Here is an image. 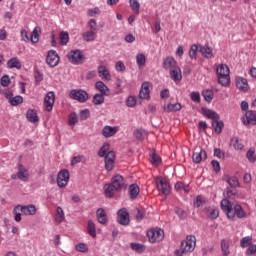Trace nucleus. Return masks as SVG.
Masks as SVG:
<instances>
[{
    "label": "nucleus",
    "instance_id": "obj_1",
    "mask_svg": "<svg viewBox=\"0 0 256 256\" xmlns=\"http://www.w3.org/2000/svg\"><path fill=\"white\" fill-rule=\"evenodd\" d=\"M109 143H105L99 150V157H105V169L107 171H113L115 167V152L109 151Z\"/></svg>",
    "mask_w": 256,
    "mask_h": 256
},
{
    "label": "nucleus",
    "instance_id": "obj_2",
    "mask_svg": "<svg viewBox=\"0 0 256 256\" xmlns=\"http://www.w3.org/2000/svg\"><path fill=\"white\" fill-rule=\"evenodd\" d=\"M13 213H14V221H16V223H21V213L23 215H36L37 213V207H35V205L33 204H29V205H17L14 209H13Z\"/></svg>",
    "mask_w": 256,
    "mask_h": 256
},
{
    "label": "nucleus",
    "instance_id": "obj_3",
    "mask_svg": "<svg viewBox=\"0 0 256 256\" xmlns=\"http://www.w3.org/2000/svg\"><path fill=\"white\" fill-rule=\"evenodd\" d=\"M231 71L229 66L226 64H219L216 68V75L218 77V83L222 87H229L231 84V76L229 75Z\"/></svg>",
    "mask_w": 256,
    "mask_h": 256
},
{
    "label": "nucleus",
    "instance_id": "obj_4",
    "mask_svg": "<svg viewBox=\"0 0 256 256\" xmlns=\"http://www.w3.org/2000/svg\"><path fill=\"white\" fill-rule=\"evenodd\" d=\"M197 245V238L193 235H188L186 240L181 242V246L178 250L175 251L176 256H183L184 253H191L195 251Z\"/></svg>",
    "mask_w": 256,
    "mask_h": 256
},
{
    "label": "nucleus",
    "instance_id": "obj_5",
    "mask_svg": "<svg viewBox=\"0 0 256 256\" xmlns=\"http://www.w3.org/2000/svg\"><path fill=\"white\" fill-rule=\"evenodd\" d=\"M147 237L150 243H159V241H163L165 239V232L160 228H153L148 230Z\"/></svg>",
    "mask_w": 256,
    "mask_h": 256
},
{
    "label": "nucleus",
    "instance_id": "obj_6",
    "mask_svg": "<svg viewBox=\"0 0 256 256\" xmlns=\"http://www.w3.org/2000/svg\"><path fill=\"white\" fill-rule=\"evenodd\" d=\"M69 179H71V173L67 169H62L57 174L56 183L58 187L65 188L69 185Z\"/></svg>",
    "mask_w": 256,
    "mask_h": 256
},
{
    "label": "nucleus",
    "instance_id": "obj_7",
    "mask_svg": "<svg viewBox=\"0 0 256 256\" xmlns=\"http://www.w3.org/2000/svg\"><path fill=\"white\" fill-rule=\"evenodd\" d=\"M70 99L78 101V103H85L89 99V94L87 91L82 89H74L70 91Z\"/></svg>",
    "mask_w": 256,
    "mask_h": 256
},
{
    "label": "nucleus",
    "instance_id": "obj_8",
    "mask_svg": "<svg viewBox=\"0 0 256 256\" xmlns=\"http://www.w3.org/2000/svg\"><path fill=\"white\" fill-rule=\"evenodd\" d=\"M155 181L156 187L160 193H162L165 196L171 193V185L169 184V181L161 177H157Z\"/></svg>",
    "mask_w": 256,
    "mask_h": 256
},
{
    "label": "nucleus",
    "instance_id": "obj_9",
    "mask_svg": "<svg viewBox=\"0 0 256 256\" xmlns=\"http://www.w3.org/2000/svg\"><path fill=\"white\" fill-rule=\"evenodd\" d=\"M11 179H20V181L27 182L29 181V170L20 164L17 173L12 174Z\"/></svg>",
    "mask_w": 256,
    "mask_h": 256
},
{
    "label": "nucleus",
    "instance_id": "obj_10",
    "mask_svg": "<svg viewBox=\"0 0 256 256\" xmlns=\"http://www.w3.org/2000/svg\"><path fill=\"white\" fill-rule=\"evenodd\" d=\"M68 61L73 65H79L83 61V54L80 50H72L68 53Z\"/></svg>",
    "mask_w": 256,
    "mask_h": 256
},
{
    "label": "nucleus",
    "instance_id": "obj_11",
    "mask_svg": "<svg viewBox=\"0 0 256 256\" xmlns=\"http://www.w3.org/2000/svg\"><path fill=\"white\" fill-rule=\"evenodd\" d=\"M46 63L49 65V67H57V65H59V54H57V51L50 50L48 52Z\"/></svg>",
    "mask_w": 256,
    "mask_h": 256
},
{
    "label": "nucleus",
    "instance_id": "obj_12",
    "mask_svg": "<svg viewBox=\"0 0 256 256\" xmlns=\"http://www.w3.org/2000/svg\"><path fill=\"white\" fill-rule=\"evenodd\" d=\"M44 104L46 111L51 112L53 111V106L55 105V92L50 91L46 94L44 98Z\"/></svg>",
    "mask_w": 256,
    "mask_h": 256
},
{
    "label": "nucleus",
    "instance_id": "obj_13",
    "mask_svg": "<svg viewBox=\"0 0 256 256\" xmlns=\"http://www.w3.org/2000/svg\"><path fill=\"white\" fill-rule=\"evenodd\" d=\"M243 125H256V111L248 110L242 117Z\"/></svg>",
    "mask_w": 256,
    "mask_h": 256
},
{
    "label": "nucleus",
    "instance_id": "obj_14",
    "mask_svg": "<svg viewBox=\"0 0 256 256\" xmlns=\"http://www.w3.org/2000/svg\"><path fill=\"white\" fill-rule=\"evenodd\" d=\"M221 209L223 211H226L228 219H233V217H235V212L233 211V205H231L228 199H223L221 201Z\"/></svg>",
    "mask_w": 256,
    "mask_h": 256
},
{
    "label": "nucleus",
    "instance_id": "obj_15",
    "mask_svg": "<svg viewBox=\"0 0 256 256\" xmlns=\"http://www.w3.org/2000/svg\"><path fill=\"white\" fill-rule=\"evenodd\" d=\"M119 133V127L117 126H104L102 129V135L106 139H110V137H115Z\"/></svg>",
    "mask_w": 256,
    "mask_h": 256
},
{
    "label": "nucleus",
    "instance_id": "obj_16",
    "mask_svg": "<svg viewBox=\"0 0 256 256\" xmlns=\"http://www.w3.org/2000/svg\"><path fill=\"white\" fill-rule=\"evenodd\" d=\"M118 223H120V225H127L129 223V212H127V209L122 208L120 210H118Z\"/></svg>",
    "mask_w": 256,
    "mask_h": 256
},
{
    "label": "nucleus",
    "instance_id": "obj_17",
    "mask_svg": "<svg viewBox=\"0 0 256 256\" xmlns=\"http://www.w3.org/2000/svg\"><path fill=\"white\" fill-rule=\"evenodd\" d=\"M98 75L103 81H111V72H109V68L105 65H100L98 67Z\"/></svg>",
    "mask_w": 256,
    "mask_h": 256
},
{
    "label": "nucleus",
    "instance_id": "obj_18",
    "mask_svg": "<svg viewBox=\"0 0 256 256\" xmlns=\"http://www.w3.org/2000/svg\"><path fill=\"white\" fill-rule=\"evenodd\" d=\"M110 184L114 186L115 189H119L121 191V189H123V185H125V180L123 179V176L117 174L112 177Z\"/></svg>",
    "mask_w": 256,
    "mask_h": 256
},
{
    "label": "nucleus",
    "instance_id": "obj_19",
    "mask_svg": "<svg viewBox=\"0 0 256 256\" xmlns=\"http://www.w3.org/2000/svg\"><path fill=\"white\" fill-rule=\"evenodd\" d=\"M149 87H151V84H149V82L142 83L141 90L139 93L140 99H149L151 95V90H149Z\"/></svg>",
    "mask_w": 256,
    "mask_h": 256
},
{
    "label": "nucleus",
    "instance_id": "obj_20",
    "mask_svg": "<svg viewBox=\"0 0 256 256\" xmlns=\"http://www.w3.org/2000/svg\"><path fill=\"white\" fill-rule=\"evenodd\" d=\"M103 189H104V195L108 199H112V197H115V193L120 191L119 189L115 188V186H112L111 184H105Z\"/></svg>",
    "mask_w": 256,
    "mask_h": 256
},
{
    "label": "nucleus",
    "instance_id": "obj_21",
    "mask_svg": "<svg viewBox=\"0 0 256 256\" xmlns=\"http://www.w3.org/2000/svg\"><path fill=\"white\" fill-rule=\"evenodd\" d=\"M192 159L195 163H201V161L207 159V152L203 149H199L193 153Z\"/></svg>",
    "mask_w": 256,
    "mask_h": 256
},
{
    "label": "nucleus",
    "instance_id": "obj_22",
    "mask_svg": "<svg viewBox=\"0 0 256 256\" xmlns=\"http://www.w3.org/2000/svg\"><path fill=\"white\" fill-rule=\"evenodd\" d=\"M170 77L172 81H181L183 79V74L181 73V68L176 66L170 70Z\"/></svg>",
    "mask_w": 256,
    "mask_h": 256
},
{
    "label": "nucleus",
    "instance_id": "obj_23",
    "mask_svg": "<svg viewBox=\"0 0 256 256\" xmlns=\"http://www.w3.org/2000/svg\"><path fill=\"white\" fill-rule=\"evenodd\" d=\"M199 52L205 59H213V50L209 46L199 45Z\"/></svg>",
    "mask_w": 256,
    "mask_h": 256
},
{
    "label": "nucleus",
    "instance_id": "obj_24",
    "mask_svg": "<svg viewBox=\"0 0 256 256\" xmlns=\"http://www.w3.org/2000/svg\"><path fill=\"white\" fill-rule=\"evenodd\" d=\"M236 87L240 91H247V88L249 87V83L247 82V79L243 77H237L236 78Z\"/></svg>",
    "mask_w": 256,
    "mask_h": 256
},
{
    "label": "nucleus",
    "instance_id": "obj_25",
    "mask_svg": "<svg viewBox=\"0 0 256 256\" xmlns=\"http://www.w3.org/2000/svg\"><path fill=\"white\" fill-rule=\"evenodd\" d=\"M163 67L165 69H175L177 67V61L173 57H167L163 61Z\"/></svg>",
    "mask_w": 256,
    "mask_h": 256
},
{
    "label": "nucleus",
    "instance_id": "obj_26",
    "mask_svg": "<svg viewBox=\"0 0 256 256\" xmlns=\"http://www.w3.org/2000/svg\"><path fill=\"white\" fill-rule=\"evenodd\" d=\"M96 217L101 225H105V223H107V212H105V209L99 208L96 212Z\"/></svg>",
    "mask_w": 256,
    "mask_h": 256
},
{
    "label": "nucleus",
    "instance_id": "obj_27",
    "mask_svg": "<svg viewBox=\"0 0 256 256\" xmlns=\"http://www.w3.org/2000/svg\"><path fill=\"white\" fill-rule=\"evenodd\" d=\"M97 91L101 93V95H109V87L103 83V81H98L95 84Z\"/></svg>",
    "mask_w": 256,
    "mask_h": 256
},
{
    "label": "nucleus",
    "instance_id": "obj_28",
    "mask_svg": "<svg viewBox=\"0 0 256 256\" xmlns=\"http://www.w3.org/2000/svg\"><path fill=\"white\" fill-rule=\"evenodd\" d=\"M8 69H21V61L19 58L14 57L7 62Z\"/></svg>",
    "mask_w": 256,
    "mask_h": 256
},
{
    "label": "nucleus",
    "instance_id": "obj_29",
    "mask_svg": "<svg viewBox=\"0 0 256 256\" xmlns=\"http://www.w3.org/2000/svg\"><path fill=\"white\" fill-rule=\"evenodd\" d=\"M41 35V27L36 26L32 31L30 41L31 43H39V37Z\"/></svg>",
    "mask_w": 256,
    "mask_h": 256
},
{
    "label": "nucleus",
    "instance_id": "obj_30",
    "mask_svg": "<svg viewBox=\"0 0 256 256\" xmlns=\"http://www.w3.org/2000/svg\"><path fill=\"white\" fill-rule=\"evenodd\" d=\"M26 117L30 123H38L39 122V116L37 115V111L35 110H28Z\"/></svg>",
    "mask_w": 256,
    "mask_h": 256
},
{
    "label": "nucleus",
    "instance_id": "obj_31",
    "mask_svg": "<svg viewBox=\"0 0 256 256\" xmlns=\"http://www.w3.org/2000/svg\"><path fill=\"white\" fill-rule=\"evenodd\" d=\"M87 233L88 235H91L93 239L97 237V228L95 227V222H93L92 220L88 221Z\"/></svg>",
    "mask_w": 256,
    "mask_h": 256
},
{
    "label": "nucleus",
    "instance_id": "obj_32",
    "mask_svg": "<svg viewBox=\"0 0 256 256\" xmlns=\"http://www.w3.org/2000/svg\"><path fill=\"white\" fill-rule=\"evenodd\" d=\"M212 127L215 133L219 135L222 133L223 127H225V124H223V121H219V119H217L212 121Z\"/></svg>",
    "mask_w": 256,
    "mask_h": 256
},
{
    "label": "nucleus",
    "instance_id": "obj_33",
    "mask_svg": "<svg viewBox=\"0 0 256 256\" xmlns=\"http://www.w3.org/2000/svg\"><path fill=\"white\" fill-rule=\"evenodd\" d=\"M55 221L56 223H63V221H65V212L60 206L56 209Z\"/></svg>",
    "mask_w": 256,
    "mask_h": 256
},
{
    "label": "nucleus",
    "instance_id": "obj_34",
    "mask_svg": "<svg viewBox=\"0 0 256 256\" xmlns=\"http://www.w3.org/2000/svg\"><path fill=\"white\" fill-rule=\"evenodd\" d=\"M221 245V251L223 256H229L231 254V251H229V241L222 239L220 241Z\"/></svg>",
    "mask_w": 256,
    "mask_h": 256
},
{
    "label": "nucleus",
    "instance_id": "obj_35",
    "mask_svg": "<svg viewBox=\"0 0 256 256\" xmlns=\"http://www.w3.org/2000/svg\"><path fill=\"white\" fill-rule=\"evenodd\" d=\"M139 186L137 184H132L129 186V195L130 199H137V196L139 195Z\"/></svg>",
    "mask_w": 256,
    "mask_h": 256
},
{
    "label": "nucleus",
    "instance_id": "obj_36",
    "mask_svg": "<svg viewBox=\"0 0 256 256\" xmlns=\"http://www.w3.org/2000/svg\"><path fill=\"white\" fill-rule=\"evenodd\" d=\"M136 63L139 67V69H142V67H145V64L147 63V57L143 53H139L136 55Z\"/></svg>",
    "mask_w": 256,
    "mask_h": 256
},
{
    "label": "nucleus",
    "instance_id": "obj_37",
    "mask_svg": "<svg viewBox=\"0 0 256 256\" xmlns=\"http://www.w3.org/2000/svg\"><path fill=\"white\" fill-rule=\"evenodd\" d=\"M202 111L205 117H207L208 119H212V121L219 119V114H217V112L215 111H212L210 109H202Z\"/></svg>",
    "mask_w": 256,
    "mask_h": 256
},
{
    "label": "nucleus",
    "instance_id": "obj_38",
    "mask_svg": "<svg viewBox=\"0 0 256 256\" xmlns=\"http://www.w3.org/2000/svg\"><path fill=\"white\" fill-rule=\"evenodd\" d=\"M164 111H166L167 113H171L174 111H181V103L168 104L164 106Z\"/></svg>",
    "mask_w": 256,
    "mask_h": 256
},
{
    "label": "nucleus",
    "instance_id": "obj_39",
    "mask_svg": "<svg viewBox=\"0 0 256 256\" xmlns=\"http://www.w3.org/2000/svg\"><path fill=\"white\" fill-rule=\"evenodd\" d=\"M83 40L87 41V42H91V41H95L96 37H97V32H93L91 30L83 33L82 35Z\"/></svg>",
    "mask_w": 256,
    "mask_h": 256
},
{
    "label": "nucleus",
    "instance_id": "obj_40",
    "mask_svg": "<svg viewBox=\"0 0 256 256\" xmlns=\"http://www.w3.org/2000/svg\"><path fill=\"white\" fill-rule=\"evenodd\" d=\"M230 145L235 149V151H242L244 147L241 140H239L237 137L231 139Z\"/></svg>",
    "mask_w": 256,
    "mask_h": 256
},
{
    "label": "nucleus",
    "instance_id": "obj_41",
    "mask_svg": "<svg viewBox=\"0 0 256 256\" xmlns=\"http://www.w3.org/2000/svg\"><path fill=\"white\" fill-rule=\"evenodd\" d=\"M232 209L234 212V216L236 215L238 217V219H243V217H245V211L243 210L241 205L237 204Z\"/></svg>",
    "mask_w": 256,
    "mask_h": 256
},
{
    "label": "nucleus",
    "instance_id": "obj_42",
    "mask_svg": "<svg viewBox=\"0 0 256 256\" xmlns=\"http://www.w3.org/2000/svg\"><path fill=\"white\" fill-rule=\"evenodd\" d=\"M202 97L204 98V100L207 103H211V101H213V97H214L213 91L209 90V89L203 90Z\"/></svg>",
    "mask_w": 256,
    "mask_h": 256
},
{
    "label": "nucleus",
    "instance_id": "obj_43",
    "mask_svg": "<svg viewBox=\"0 0 256 256\" xmlns=\"http://www.w3.org/2000/svg\"><path fill=\"white\" fill-rule=\"evenodd\" d=\"M134 137L138 139V141H143L145 137H147V131L144 129H137L134 131Z\"/></svg>",
    "mask_w": 256,
    "mask_h": 256
},
{
    "label": "nucleus",
    "instance_id": "obj_44",
    "mask_svg": "<svg viewBox=\"0 0 256 256\" xmlns=\"http://www.w3.org/2000/svg\"><path fill=\"white\" fill-rule=\"evenodd\" d=\"M250 245H253V237L246 236L241 239L240 246L245 249V247H249Z\"/></svg>",
    "mask_w": 256,
    "mask_h": 256
},
{
    "label": "nucleus",
    "instance_id": "obj_45",
    "mask_svg": "<svg viewBox=\"0 0 256 256\" xmlns=\"http://www.w3.org/2000/svg\"><path fill=\"white\" fill-rule=\"evenodd\" d=\"M129 3L132 11H134L136 15H139V9H141V4H139V1L129 0Z\"/></svg>",
    "mask_w": 256,
    "mask_h": 256
},
{
    "label": "nucleus",
    "instance_id": "obj_46",
    "mask_svg": "<svg viewBox=\"0 0 256 256\" xmlns=\"http://www.w3.org/2000/svg\"><path fill=\"white\" fill-rule=\"evenodd\" d=\"M59 39L61 45H67V43H69V32H60Z\"/></svg>",
    "mask_w": 256,
    "mask_h": 256
},
{
    "label": "nucleus",
    "instance_id": "obj_47",
    "mask_svg": "<svg viewBox=\"0 0 256 256\" xmlns=\"http://www.w3.org/2000/svg\"><path fill=\"white\" fill-rule=\"evenodd\" d=\"M207 213L210 219H217L219 217V209L217 208H207Z\"/></svg>",
    "mask_w": 256,
    "mask_h": 256
},
{
    "label": "nucleus",
    "instance_id": "obj_48",
    "mask_svg": "<svg viewBox=\"0 0 256 256\" xmlns=\"http://www.w3.org/2000/svg\"><path fill=\"white\" fill-rule=\"evenodd\" d=\"M94 105H103L105 103V97L103 94H95L93 97Z\"/></svg>",
    "mask_w": 256,
    "mask_h": 256
},
{
    "label": "nucleus",
    "instance_id": "obj_49",
    "mask_svg": "<svg viewBox=\"0 0 256 256\" xmlns=\"http://www.w3.org/2000/svg\"><path fill=\"white\" fill-rule=\"evenodd\" d=\"M199 51V45L194 44L191 46L189 51V57L190 59H197V52Z\"/></svg>",
    "mask_w": 256,
    "mask_h": 256
},
{
    "label": "nucleus",
    "instance_id": "obj_50",
    "mask_svg": "<svg viewBox=\"0 0 256 256\" xmlns=\"http://www.w3.org/2000/svg\"><path fill=\"white\" fill-rule=\"evenodd\" d=\"M10 105H12L13 107H17V105H21V103H23V97L21 96H15L9 100Z\"/></svg>",
    "mask_w": 256,
    "mask_h": 256
},
{
    "label": "nucleus",
    "instance_id": "obj_51",
    "mask_svg": "<svg viewBox=\"0 0 256 256\" xmlns=\"http://www.w3.org/2000/svg\"><path fill=\"white\" fill-rule=\"evenodd\" d=\"M77 123H79V118L77 117V113H71L68 116V125H77Z\"/></svg>",
    "mask_w": 256,
    "mask_h": 256
},
{
    "label": "nucleus",
    "instance_id": "obj_52",
    "mask_svg": "<svg viewBox=\"0 0 256 256\" xmlns=\"http://www.w3.org/2000/svg\"><path fill=\"white\" fill-rule=\"evenodd\" d=\"M246 157H247L248 161H250V163H255V161H256L255 149L250 148L246 153Z\"/></svg>",
    "mask_w": 256,
    "mask_h": 256
},
{
    "label": "nucleus",
    "instance_id": "obj_53",
    "mask_svg": "<svg viewBox=\"0 0 256 256\" xmlns=\"http://www.w3.org/2000/svg\"><path fill=\"white\" fill-rule=\"evenodd\" d=\"M76 251H78V253H87V251H89V247H87V244L85 243H79L75 246Z\"/></svg>",
    "mask_w": 256,
    "mask_h": 256
},
{
    "label": "nucleus",
    "instance_id": "obj_54",
    "mask_svg": "<svg viewBox=\"0 0 256 256\" xmlns=\"http://www.w3.org/2000/svg\"><path fill=\"white\" fill-rule=\"evenodd\" d=\"M227 183L232 187V189H235V187H239V180L237 177H229L227 180Z\"/></svg>",
    "mask_w": 256,
    "mask_h": 256
},
{
    "label": "nucleus",
    "instance_id": "obj_55",
    "mask_svg": "<svg viewBox=\"0 0 256 256\" xmlns=\"http://www.w3.org/2000/svg\"><path fill=\"white\" fill-rule=\"evenodd\" d=\"M131 249H133V251H137L138 253H143L145 251V246L139 243H132Z\"/></svg>",
    "mask_w": 256,
    "mask_h": 256
},
{
    "label": "nucleus",
    "instance_id": "obj_56",
    "mask_svg": "<svg viewBox=\"0 0 256 256\" xmlns=\"http://www.w3.org/2000/svg\"><path fill=\"white\" fill-rule=\"evenodd\" d=\"M88 27H89V31L97 33V31H98V29H97V20L90 19L89 22H88Z\"/></svg>",
    "mask_w": 256,
    "mask_h": 256
},
{
    "label": "nucleus",
    "instance_id": "obj_57",
    "mask_svg": "<svg viewBox=\"0 0 256 256\" xmlns=\"http://www.w3.org/2000/svg\"><path fill=\"white\" fill-rule=\"evenodd\" d=\"M85 161V156L83 155H78V156H74L71 160V165H77V163H84Z\"/></svg>",
    "mask_w": 256,
    "mask_h": 256
},
{
    "label": "nucleus",
    "instance_id": "obj_58",
    "mask_svg": "<svg viewBox=\"0 0 256 256\" xmlns=\"http://www.w3.org/2000/svg\"><path fill=\"white\" fill-rule=\"evenodd\" d=\"M190 99L194 103H201V94L199 92H192L190 94Z\"/></svg>",
    "mask_w": 256,
    "mask_h": 256
},
{
    "label": "nucleus",
    "instance_id": "obj_59",
    "mask_svg": "<svg viewBox=\"0 0 256 256\" xmlns=\"http://www.w3.org/2000/svg\"><path fill=\"white\" fill-rule=\"evenodd\" d=\"M0 83L2 87H9V85H11V78H9L8 75H4L2 76Z\"/></svg>",
    "mask_w": 256,
    "mask_h": 256
},
{
    "label": "nucleus",
    "instance_id": "obj_60",
    "mask_svg": "<svg viewBox=\"0 0 256 256\" xmlns=\"http://www.w3.org/2000/svg\"><path fill=\"white\" fill-rule=\"evenodd\" d=\"M127 107H135L137 105V99L134 96H129L126 100Z\"/></svg>",
    "mask_w": 256,
    "mask_h": 256
},
{
    "label": "nucleus",
    "instance_id": "obj_61",
    "mask_svg": "<svg viewBox=\"0 0 256 256\" xmlns=\"http://www.w3.org/2000/svg\"><path fill=\"white\" fill-rule=\"evenodd\" d=\"M151 163L153 165H159V163H161V157L159 155H157V153H152L151 156Z\"/></svg>",
    "mask_w": 256,
    "mask_h": 256
},
{
    "label": "nucleus",
    "instance_id": "obj_62",
    "mask_svg": "<svg viewBox=\"0 0 256 256\" xmlns=\"http://www.w3.org/2000/svg\"><path fill=\"white\" fill-rule=\"evenodd\" d=\"M90 115H91V113L89 112L88 109L80 111V119H81V121H87V119H89Z\"/></svg>",
    "mask_w": 256,
    "mask_h": 256
},
{
    "label": "nucleus",
    "instance_id": "obj_63",
    "mask_svg": "<svg viewBox=\"0 0 256 256\" xmlns=\"http://www.w3.org/2000/svg\"><path fill=\"white\" fill-rule=\"evenodd\" d=\"M203 203H205V198L203 196H197L194 207H203Z\"/></svg>",
    "mask_w": 256,
    "mask_h": 256
},
{
    "label": "nucleus",
    "instance_id": "obj_64",
    "mask_svg": "<svg viewBox=\"0 0 256 256\" xmlns=\"http://www.w3.org/2000/svg\"><path fill=\"white\" fill-rule=\"evenodd\" d=\"M246 255L248 256L256 255V244H252L248 247V249L246 250Z\"/></svg>",
    "mask_w": 256,
    "mask_h": 256
}]
</instances>
